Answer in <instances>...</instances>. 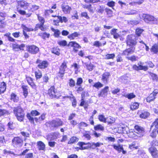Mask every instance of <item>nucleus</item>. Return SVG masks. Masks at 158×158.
I'll list each match as a JSON object with an SVG mask.
<instances>
[{"instance_id": "nucleus-49", "label": "nucleus", "mask_w": 158, "mask_h": 158, "mask_svg": "<svg viewBox=\"0 0 158 158\" xmlns=\"http://www.w3.org/2000/svg\"><path fill=\"white\" fill-rule=\"evenodd\" d=\"M115 56V54L114 53L107 54L105 56V58L106 59H113Z\"/></svg>"}, {"instance_id": "nucleus-45", "label": "nucleus", "mask_w": 158, "mask_h": 158, "mask_svg": "<svg viewBox=\"0 0 158 158\" xmlns=\"http://www.w3.org/2000/svg\"><path fill=\"white\" fill-rule=\"evenodd\" d=\"M58 19L60 21L61 23L64 22L66 23L68 21V19L66 17L63 16L62 17L61 16H57Z\"/></svg>"}, {"instance_id": "nucleus-22", "label": "nucleus", "mask_w": 158, "mask_h": 158, "mask_svg": "<svg viewBox=\"0 0 158 158\" xmlns=\"http://www.w3.org/2000/svg\"><path fill=\"white\" fill-rule=\"evenodd\" d=\"M37 144L39 150L44 151L45 150V145L43 142L41 141H39L37 142Z\"/></svg>"}, {"instance_id": "nucleus-37", "label": "nucleus", "mask_w": 158, "mask_h": 158, "mask_svg": "<svg viewBox=\"0 0 158 158\" xmlns=\"http://www.w3.org/2000/svg\"><path fill=\"white\" fill-rule=\"evenodd\" d=\"M94 129L95 130H100L101 131H103L104 130V127L102 125L98 124L94 127Z\"/></svg>"}, {"instance_id": "nucleus-23", "label": "nucleus", "mask_w": 158, "mask_h": 158, "mask_svg": "<svg viewBox=\"0 0 158 158\" xmlns=\"http://www.w3.org/2000/svg\"><path fill=\"white\" fill-rule=\"evenodd\" d=\"M26 78L27 81L29 84L33 88L35 89L36 87L35 85L33 82L32 78L29 77H26Z\"/></svg>"}, {"instance_id": "nucleus-7", "label": "nucleus", "mask_w": 158, "mask_h": 158, "mask_svg": "<svg viewBox=\"0 0 158 158\" xmlns=\"http://www.w3.org/2000/svg\"><path fill=\"white\" fill-rule=\"evenodd\" d=\"M26 47L27 51L31 54H35L39 51V48L34 45H28Z\"/></svg>"}, {"instance_id": "nucleus-21", "label": "nucleus", "mask_w": 158, "mask_h": 158, "mask_svg": "<svg viewBox=\"0 0 158 158\" xmlns=\"http://www.w3.org/2000/svg\"><path fill=\"white\" fill-rule=\"evenodd\" d=\"M117 30H118L116 29H113L110 31L111 34L113 35L114 38L115 39H118L121 35L117 33Z\"/></svg>"}, {"instance_id": "nucleus-59", "label": "nucleus", "mask_w": 158, "mask_h": 158, "mask_svg": "<svg viewBox=\"0 0 158 158\" xmlns=\"http://www.w3.org/2000/svg\"><path fill=\"white\" fill-rule=\"evenodd\" d=\"M154 126H155L156 128H158V118L156 119L153 123L152 125L151 126V128L152 127Z\"/></svg>"}, {"instance_id": "nucleus-25", "label": "nucleus", "mask_w": 158, "mask_h": 158, "mask_svg": "<svg viewBox=\"0 0 158 158\" xmlns=\"http://www.w3.org/2000/svg\"><path fill=\"white\" fill-rule=\"evenodd\" d=\"M139 104L138 102H132L130 105L131 109L133 110L137 109L139 107Z\"/></svg>"}, {"instance_id": "nucleus-60", "label": "nucleus", "mask_w": 158, "mask_h": 158, "mask_svg": "<svg viewBox=\"0 0 158 158\" xmlns=\"http://www.w3.org/2000/svg\"><path fill=\"white\" fill-rule=\"evenodd\" d=\"M72 67H74V68L75 71L76 73L78 71V69L79 68V66H78L77 63H74L73 65H72Z\"/></svg>"}, {"instance_id": "nucleus-13", "label": "nucleus", "mask_w": 158, "mask_h": 158, "mask_svg": "<svg viewBox=\"0 0 158 158\" xmlns=\"http://www.w3.org/2000/svg\"><path fill=\"white\" fill-rule=\"evenodd\" d=\"M66 67V63L65 62H64L62 63V64L60 67V71L59 73L58 76L59 77H62L63 76L65 69Z\"/></svg>"}, {"instance_id": "nucleus-1", "label": "nucleus", "mask_w": 158, "mask_h": 158, "mask_svg": "<svg viewBox=\"0 0 158 158\" xmlns=\"http://www.w3.org/2000/svg\"><path fill=\"white\" fill-rule=\"evenodd\" d=\"M77 144L80 147L79 149L83 150L87 149L88 147L94 148L96 147H99L101 145H103V143L99 142H97L96 143H85L83 142H79Z\"/></svg>"}, {"instance_id": "nucleus-3", "label": "nucleus", "mask_w": 158, "mask_h": 158, "mask_svg": "<svg viewBox=\"0 0 158 158\" xmlns=\"http://www.w3.org/2000/svg\"><path fill=\"white\" fill-rule=\"evenodd\" d=\"M143 18L144 21L146 23L151 24H157L158 19L154 16L148 14H144Z\"/></svg>"}, {"instance_id": "nucleus-19", "label": "nucleus", "mask_w": 158, "mask_h": 158, "mask_svg": "<svg viewBox=\"0 0 158 158\" xmlns=\"http://www.w3.org/2000/svg\"><path fill=\"white\" fill-rule=\"evenodd\" d=\"M59 135L58 133H54L48 135L47 136L46 139L48 141H52L57 139Z\"/></svg>"}, {"instance_id": "nucleus-46", "label": "nucleus", "mask_w": 158, "mask_h": 158, "mask_svg": "<svg viewBox=\"0 0 158 158\" xmlns=\"http://www.w3.org/2000/svg\"><path fill=\"white\" fill-rule=\"evenodd\" d=\"M78 35V34L77 32H74L69 35L68 37L71 40H73L75 38L77 37Z\"/></svg>"}, {"instance_id": "nucleus-2", "label": "nucleus", "mask_w": 158, "mask_h": 158, "mask_svg": "<svg viewBox=\"0 0 158 158\" xmlns=\"http://www.w3.org/2000/svg\"><path fill=\"white\" fill-rule=\"evenodd\" d=\"M14 112L18 120L20 122L23 121L24 117V113L22 108L20 107H15Z\"/></svg>"}, {"instance_id": "nucleus-42", "label": "nucleus", "mask_w": 158, "mask_h": 158, "mask_svg": "<svg viewBox=\"0 0 158 158\" xmlns=\"http://www.w3.org/2000/svg\"><path fill=\"white\" fill-rule=\"evenodd\" d=\"M149 115V113L147 112H145L141 114L139 116L141 118H145L148 117Z\"/></svg>"}, {"instance_id": "nucleus-52", "label": "nucleus", "mask_w": 158, "mask_h": 158, "mask_svg": "<svg viewBox=\"0 0 158 158\" xmlns=\"http://www.w3.org/2000/svg\"><path fill=\"white\" fill-rule=\"evenodd\" d=\"M103 85L99 82L95 83L93 85V86L97 89L102 87Z\"/></svg>"}, {"instance_id": "nucleus-53", "label": "nucleus", "mask_w": 158, "mask_h": 158, "mask_svg": "<svg viewBox=\"0 0 158 158\" xmlns=\"http://www.w3.org/2000/svg\"><path fill=\"white\" fill-rule=\"evenodd\" d=\"M137 11L135 10H131L129 11L126 12L124 13V14L126 15H133L137 13Z\"/></svg>"}, {"instance_id": "nucleus-4", "label": "nucleus", "mask_w": 158, "mask_h": 158, "mask_svg": "<svg viewBox=\"0 0 158 158\" xmlns=\"http://www.w3.org/2000/svg\"><path fill=\"white\" fill-rule=\"evenodd\" d=\"M137 38L135 35H128L127 36V43L130 46H134L137 44Z\"/></svg>"}, {"instance_id": "nucleus-14", "label": "nucleus", "mask_w": 158, "mask_h": 158, "mask_svg": "<svg viewBox=\"0 0 158 158\" xmlns=\"http://www.w3.org/2000/svg\"><path fill=\"white\" fill-rule=\"evenodd\" d=\"M148 150L154 158L157 157L158 156V150L156 148L154 147H151L149 148Z\"/></svg>"}, {"instance_id": "nucleus-24", "label": "nucleus", "mask_w": 158, "mask_h": 158, "mask_svg": "<svg viewBox=\"0 0 158 158\" xmlns=\"http://www.w3.org/2000/svg\"><path fill=\"white\" fill-rule=\"evenodd\" d=\"M150 51L154 54H157L158 52V44H154L151 48Z\"/></svg>"}, {"instance_id": "nucleus-64", "label": "nucleus", "mask_w": 158, "mask_h": 158, "mask_svg": "<svg viewBox=\"0 0 158 158\" xmlns=\"http://www.w3.org/2000/svg\"><path fill=\"white\" fill-rule=\"evenodd\" d=\"M8 112L5 110H0V116L3 115L5 114H7Z\"/></svg>"}, {"instance_id": "nucleus-48", "label": "nucleus", "mask_w": 158, "mask_h": 158, "mask_svg": "<svg viewBox=\"0 0 158 158\" xmlns=\"http://www.w3.org/2000/svg\"><path fill=\"white\" fill-rule=\"evenodd\" d=\"M4 154L5 155H14L15 154L13 152L7 149H4L3 151Z\"/></svg>"}, {"instance_id": "nucleus-55", "label": "nucleus", "mask_w": 158, "mask_h": 158, "mask_svg": "<svg viewBox=\"0 0 158 158\" xmlns=\"http://www.w3.org/2000/svg\"><path fill=\"white\" fill-rule=\"evenodd\" d=\"M37 17L38 20L40 22V24H44L45 20L44 18L40 16L39 15H37Z\"/></svg>"}, {"instance_id": "nucleus-20", "label": "nucleus", "mask_w": 158, "mask_h": 158, "mask_svg": "<svg viewBox=\"0 0 158 158\" xmlns=\"http://www.w3.org/2000/svg\"><path fill=\"white\" fill-rule=\"evenodd\" d=\"M109 90V87L106 86L103 89L100 93L98 94L99 97H104L107 95V93Z\"/></svg>"}, {"instance_id": "nucleus-34", "label": "nucleus", "mask_w": 158, "mask_h": 158, "mask_svg": "<svg viewBox=\"0 0 158 158\" xmlns=\"http://www.w3.org/2000/svg\"><path fill=\"white\" fill-rule=\"evenodd\" d=\"M51 30L54 32V35L56 37H58L60 34V31L58 29H55L53 28H51Z\"/></svg>"}, {"instance_id": "nucleus-6", "label": "nucleus", "mask_w": 158, "mask_h": 158, "mask_svg": "<svg viewBox=\"0 0 158 158\" xmlns=\"http://www.w3.org/2000/svg\"><path fill=\"white\" fill-rule=\"evenodd\" d=\"M135 129L136 131L137 137L135 136H133L135 139H137V137H141L143 136L144 134V129L138 125H135Z\"/></svg>"}, {"instance_id": "nucleus-15", "label": "nucleus", "mask_w": 158, "mask_h": 158, "mask_svg": "<svg viewBox=\"0 0 158 158\" xmlns=\"http://www.w3.org/2000/svg\"><path fill=\"white\" fill-rule=\"evenodd\" d=\"M110 76V73L108 72H105L102 74V80L104 83H107Z\"/></svg>"}, {"instance_id": "nucleus-35", "label": "nucleus", "mask_w": 158, "mask_h": 158, "mask_svg": "<svg viewBox=\"0 0 158 158\" xmlns=\"http://www.w3.org/2000/svg\"><path fill=\"white\" fill-rule=\"evenodd\" d=\"M22 87L23 91V95L25 98H26L28 94L27 86L25 85H23Z\"/></svg>"}, {"instance_id": "nucleus-47", "label": "nucleus", "mask_w": 158, "mask_h": 158, "mask_svg": "<svg viewBox=\"0 0 158 158\" xmlns=\"http://www.w3.org/2000/svg\"><path fill=\"white\" fill-rule=\"evenodd\" d=\"M21 27L23 29V31H34V29L31 28H28L26 27L23 24L22 25Z\"/></svg>"}, {"instance_id": "nucleus-62", "label": "nucleus", "mask_w": 158, "mask_h": 158, "mask_svg": "<svg viewBox=\"0 0 158 158\" xmlns=\"http://www.w3.org/2000/svg\"><path fill=\"white\" fill-rule=\"evenodd\" d=\"M69 86L71 87H73L75 85V81L72 79H70L69 80Z\"/></svg>"}, {"instance_id": "nucleus-54", "label": "nucleus", "mask_w": 158, "mask_h": 158, "mask_svg": "<svg viewBox=\"0 0 158 158\" xmlns=\"http://www.w3.org/2000/svg\"><path fill=\"white\" fill-rule=\"evenodd\" d=\"M12 48L13 49L16 51H18L19 50V45L16 44H13Z\"/></svg>"}, {"instance_id": "nucleus-9", "label": "nucleus", "mask_w": 158, "mask_h": 158, "mask_svg": "<svg viewBox=\"0 0 158 158\" xmlns=\"http://www.w3.org/2000/svg\"><path fill=\"white\" fill-rule=\"evenodd\" d=\"M48 94L51 98H58L59 97L58 95V93L56 90H55L54 86H51L48 90Z\"/></svg>"}, {"instance_id": "nucleus-61", "label": "nucleus", "mask_w": 158, "mask_h": 158, "mask_svg": "<svg viewBox=\"0 0 158 158\" xmlns=\"http://www.w3.org/2000/svg\"><path fill=\"white\" fill-rule=\"evenodd\" d=\"M137 57L135 56H133L131 57H127V58L132 61H135L137 60Z\"/></svg>"}, {"instance_id": "nucleus-56", "label": "nucleus", "mask_w": 158, "mask_h": 158, "mask_svg": "<svg viewBox=\"0 0 158 158\" xmlns=\"http://www.w3.org/2000/svg\"><path fill=\"white\" fill-rule=\"evenodd\" d=\"M143 30L139 28H137L136 29L135 31L136 34L138 36H140V34L143 32Z\"/></svg>"}, {"instance_id": "nucleus-51", "label": "nucleus", "mask_w": 158, "mask_h": 158, "mask_svg": "<svg viewBox=\"0 0 158 158\" xmlns=\"http://www.w3.org/2000/svg\"><path fill=\"white\" fill-rule=\"evenodd\" d=\"M35 76L37 79L40 78L42 76L41 72L39 70L36 71L35 73Z\"/></svg>"}, {"instance_id": "nucleus-30", "label": "nucleus", "mask_w": 158, "mask_h": 158, "mask_svg": "<svg viewBox=\"0 0 158 158\" xmlns=\"http://www.w3.org/2000/svg\"><path fill=\"white\" fill-rule=\"evenodd\" d=\"M44 24H37L36 25L35 28L34 29V31H35L38 30L39 28L42 31H44L45 28L44 27Z\"/></svg>"}, {"instance_id": "nucleus-36", "label": "nucleus", "mask_w": 158, "mask_h": 158, "mask_svg": "<svg viewBox=\"0 0 158 158\" xmlns=\"http://www.w3.org/2000/svg\"><path fill=\"white\" fill-rule=\"evenodd\" d=\"M114 148L117 150L118 152H120L122 151V150L123 149V148L122 145H119L118 146H116L114 144L112 146Z\"/></svg>"}, {"instance_id": "nucleus-29", "label": "nucleus", "mask_w": 158, "mask_h": 158, "mask_svg": "<svg viewBox=\"0 0 158 158\" xmlns=\"http://www.w3.org/2000/svg\"><path fill=\"white\" fill-rule=\"evenodd\" d=\"M115 122V118L111 116H109L107 118L106 122L108 124L114 123Z\"/></svg>"}, {"instance_id": "nucleus-5", "label": "nucleus", "mask_w": 158, "mask_h": 158, "mask_svg": "<svg viewBox=\"0 0 158 158\" xmlns=\"http://www.w3.org/2000/svg\"><path fill=\"white\" fill-rule=\"evenodd\" d=\"M27 117L30 122L31 123L34 124L35 123L34 121H35L36 123H40L41 121L43 120L45 118V114H43L39 118H34L32 116H31L30 114H27Z\"/></svg>"}, {"instance_id": "nucleus-38", "label": "nucleus", "mask_w": 158, "mask_h": 158, "mask_svg": "<svg viewBox=\"0 0 158 158\" xmlns=\"http://www.w3.org/2000/svg\"><path fill=\"white\" fill-rule=\"evenodd\" d=\"M128 24L131 26L136 25L139 23V22L137 20H129L127 21Z\"/></svg>"}, {"instance_id": "nucleus-27", "label": "nucleus", "mask_w": 158, "mask_h": 158, "mask_svg": "<svg viewBox=\"0 0 158 158\" xmlns=\"http://www.w3.org/2000/svg\"><path fill=\"white\" fill-rule=\"evenodd\" d=\"M6 86L5 83L2 82L0 85V94L3 93L6 90Z\"/></svg>"}, {"instance_id": "nucleus-41", "label": "nucleus", "mask_w": 158, "mask_h": 158, "mask_svg": "<svg viewBox=\"0 0 158 158\" xmlns=\"http://www.w3.org/2000/svg\"><path fill=\"white\" fill-rule=\"evenodd\" d=\"M11 99L14 102H17L19 98L15 94L12 93L11 95Z\"/></svg>"}, {"instance_id": "nucleus-26", "label": "nucleus", "mask_w": 158, "mask_h": 158, "mask_svg": "<svg viewBox=\"0 0 158 158\" xmlns=\"http://www.w3.org/2000/svg\"><path fill=\"white\" fill-rule=\"evenodd\" d=\"M135 49L128 48L124 50L122 54L123 55L126 56H128L133 53Z\"/></svg>"}, {"instance_id": "nucleus-16", "label": "nucleus", "mask_w": 158, "mask_h": 158, "mask_svg": "<svg viewBox=\"0 0 158 158\" xmlns=\"http://www.w3.org/2000/svg\"><path fill=\"white\" fill-rule=\"evenodd\" d=\"M36 63H39L38 66L39 68L41 69L47 68L48 65V62L46 61H43L41 62L40 60H37L36 61Z\"/></svg>"}, {"instance_id": "nucleus-18", "label": "nucleus", "mask_w": 158, "mask_h": 158, "mask_svg": "<svg viewBox=\"0 0 158 158\" xmlns=\"http://www.w3.org/2000/svg\"><path fill=\"white\" fill-rule=\"evenodd\" d=\"M138 65H139L138 66H137L135 65H134L133 66L134 69L136 70H143L145 71L147 70L148 69L147 66H143L141 63H140V64H138Z\"/></svg>"}, {"instance_id": "nucleus-32", "label": "nucleus", "mask_w": 158, "mask_h": 158, "mask_svg": "<svg viewBox=\"0 0 158 158\" xmlns=\"http://www.w3.org/2000/svg\"><path fill=\"white\" fill-rule=\"evenodd\" d=\"M67 97L71 99V100L72 101V106L75 107L76 105V100L73 95L71 94V96H67Z\"/></svg>"}, {"instance_id": "nucleus-40", "label": "nucleus", "mask_w": 158, "mask_h": 158, "mask_svg": "<svg viewBox=\"0 0 158 158\" xmlns=\"http://www.w3.org/2000/svg\"><path fill=\"white\" fill-rule=\"evenodd\" d=\"M0 3L2 5H6L8 4L11 3V1L10 0H0Z\"/></svg>"}, {"instance_id": "nucleus-28", "label": "nucleus", "mask_w": 158, "mask_h": 158, "mask_svg": "<svg viewBox=\"0 0 158 158\" xmlns=\"http://www.w3.org/2000/svg\"><path fill=\"white\" fill-rule=\"evenodd\" d=\"M68 47H73L74 48H79L81 47L80 46L75 42L71 41L70 42L68 45Z\"/></svg>"}, {"instance_id": "nucleus-39", "label": "nucleus", "mask_w": 158, "mask_h": 158, "mask_svg": "<svg viewBox=\"0 0 158 158\" xmlns=\"http://www.w3.org/2000/svg\"><path fill=\"white\" fill-rule=\"evenodd\" d=\"M78 141V139L76 137H72L68 142V144H71Z\"/></svg>"}, {"instance_id": "nucleus-57", "label": "nucleus", "mask_w": 158, "mask_h": 158, "mask_svg": "<svg viewBox=\"0 0 158 158\" xmlns=\"http://www.w3.org/2000/svg\"><path fill=\"white\" fill-rule=\"evenodd\" d=\"M51 51L52 53L55 54L57 55H59L60 54V50L59 49L53 48L52 50Z\"/></svg>"}, {"instance_id": "nucleus-43", "label": "nucleus", "mask_w": 158, "mask_h": 158, "mask_svg": "<svg viewBox=\"0 0 158 158\" xmlns=\"http://www.w3.org/2000/svg\"><path fill=\"white\" fill-rule=\"evenodd\" d=\"M124 96L129 99H132L135 97V95L133 93L124 95Z\"/></svg>"}, {"instance_id": "nucleus-11", "label": "nucleus", "mask_w": 158, "mask_h": 158, "mask_svg": "<svg viewBox=\"0 0 158 158\" xmlns=\"http://www.w3.org/2000/svg\"><path fill=\"white\" fill-rule=\"evenodd\" d=\"M158 93V90L157 89H155L153 92L150 94L146 99L147 102H150L151 101L153 100L156 98L157 94Z\"/></svg>"}, {"instance_id": "nucleus-31", "label": "nucleus", "mask_w": 158, "mask_h": 158, "mask_svg": "<svg viewBox=\"0 0 158 158\" xmlns=\"http://www.w3.org/2000/svg\"><path fill=\"white\" fill-rule=\"evenodd\" d=\"M84 64L86 66L87 69L89 71H92L94 67V65L91 63L88 64L87 63H85Z\"/></svg>"}, {"instance_id": "nucleus-8", "label": "nucleus", "mask_w": 158, "mask_h": 158, "mask_svg": "<svg viewBox=\"0 0 158 158\" xmlns=\"http://www.w3.org/2000/svg\"><path fill=\"white\" fill-rule=\"evenodd\" d=\"M23 140L19 137H15L12 140V145L15 147H18L22 146Z\"/></svg>"}, {"instance_id": "nucleus-12", "label": "nucleus", "mask_w": 158, "mask_h": 158, "mask_svg": "<svg viewBox=\"0 0 158 158\" xmlns=\"http://www.w3.org/2000/svg\"><path fill=\"white\" fill-rule=\"evenodd\" d=\"M61 8L63 12L65 14H69L71 10V8L64 3L61 5Z\"/></svg>"}, {"instance_id": "nucleus-44", "label": "nucleus", "mask_w": 158, "mask_h": 158, "mask_svg": "<svg viewBox=\"0 0 158 158\" xmlns=\"http://www.w3.org/2000/svg\"><path fill=\"white\" fill-rule=\"evenodd\" d=\"M149 142L150 143L152 146H158V141L156 139H154L153 141L150 140Z\"/></svg>"}, {"instance_id": "nucleus-58", "label": "nucleus", "mask_w": 158, "mask_h": 158, "mask_svg": "<svg viewBox=\"0 0 158 158\" xmlns=\"http://www.w3.org/2000/svg\"><path fill=\"white\" fill-rule=\"evenodd\" d=\"M115 3L114 2L111 1L108 2L107 5L109 6L112 7L114 9L113 7L115 6Z\"/></svg>"}, {"instance_id": "nucleus-10", "label": "nucleus", "mask_w": 158, "mask_h": 158, "mask_svg": "<svg viewBox=\"0 0 158 158\" xmlns=\"http://www.w3.org/2000/svg\"><path fill=\"white\" fill-rule=\"evenodd\" d=\"M49 123L52 127H57L62 125L63 122L60 119H57L50 122Z\"/></svg>"}, {"instance_id": "nucleus-17", "label": "nucleus", "mask_w": 158, "mask_h": 158, "mask_svg": "<svg viewBox=\"0 0 158 158\" xmlns=\"http://www.w3.org/2000/svg\"><path fill=\"white\" fill-rule=\"evenodd\" d=\"M17 2L19 6L25 9H27L30 5V4L24 0L18 1H17Z\"/></svg>"}, {"instance_id": "nucleus-33", "label": "nucleus", "mask_w": 158, "mask_h": 158, "mask_svg": "<svg viewBox=\"0 0 158 158\" xmlns=\"http://www.w3.org/2000/svg\"><path fill=\"white\" fill-rule=\"evenodd\" d=\"M98 119L99 120L102 122L106 123L107 118L105 117V116L103 114H100L98 116Z\"/></svg>"}, {"instance_id": "nucleus-63", "label": "nucleus", "mask_w": 158, "mask_h": 158, "mask_svg": "<svg viewBox=\"0 0 158 158\" xmlns=\"http://www.w3.org/2000/svg\"><path fill=\"white\" fill-rule=\"evenodd\" d=\"M31 115L33 116H36L40 114L39 112L36 110H32L31 112Z\"/></svg>"}, {"instance_id": "nucleus-50", "label": "nucleus", "mask_w": 158, "mask_h": 158, "mask_svg": "<svg viewBox=\"0 0 158 158\" xmlns=\"http://www.w3.org/2000/svg\"><path fill=\"white\" fill-rule=\"evenodd\" d=\"M58 44L60 46H64L67 45V42L64 40H60L58 41Z\"/></svg>"}]
</instances>
